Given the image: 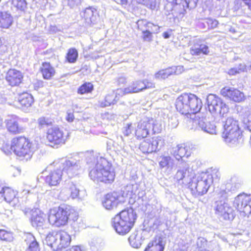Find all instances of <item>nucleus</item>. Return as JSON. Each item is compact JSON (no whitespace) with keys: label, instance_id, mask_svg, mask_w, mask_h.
<instances>
[{"label":"nucleus","instance_id":"1","mask_svg":"<svg viewBox=\"0 0 251 251\" xmlns=\"http://www.w3.org/2000/svg\"><path fill=\"white\" fill-rule=\"evenodd\" d=\"M189 166L186 163H182L179 167L175 179L182 186H187L195 197L202 196L206 194L213 183L214 176L217 175L213 171L202 172L195 175L189 171Z\"/></svg>","mask_w":251,"mask_h":251},{"label":"nucleus","instance_id":"2","mask_svg":"<svg viewBox=\"0 0 251 251\" xmlns=\"http://www.w3.org/2000/svg\"><path fill=\"white\" fill-rule=\"evenodd\" d=\"M86 163L89 165V176L94 181L106 184L112 183L115 173L111 164L105 158L98 156L93 151L85 154Z\"/></svg>","mask_w":251,"mask_h":251},{"label":"nucleus","instance_id":"3","mask_svg":"<svg viewBox=\"0 0 251 251\" xmlns=\"http://www.w3.org/2000/svg\"><path fill=\"white\" fill-rule=\"evenodd\" d=\"M137 219L134 210L127 208L122 210L113 219V226L119 234L125 235L133 227Z\"/></svg>","mask_w":251,"mask_h":251},{"label":"nucleus","instance_id":"4","mask_svg":"<svg viewBox=\"0 0 251 251\" xmlns=\"http://www.w3.org/2000/svg\"><path fill=\"white\" fill-rule=\"evenodd\" d=\"M176 110L182 114H196L202 107L201 100L192 94H183L176 101Z\"/></svg>","mask_w":251,"mask_h":251},{"label":"nucleus","instance_id":"5","mask_svg":"<svg viewBox=\"0 0 251 251\" xmlns=\"http://www.w3.org/2000/svg\"><path fill=\"white\" fill-rule=\"evenodd\" d=\"M10 148L16 155L24 157L27 160L31 158L37 149V146L27 138L20 136L12 139Z\"/></svg>","mask_w":251,"mask_h":251},{"label":"nucleus","instance_id":"6","mask_svg":"<svg viewBox=\"0 0 251 251\" xmlns=\"http://www.w3.org/2000/svg\"><path fill=\"white\" fill-rule=\"evenodd\" d=\"M70 214V209L65 205L54 207L48 213L49 223L55 226L60 227L66 225Z\"/></svg>","mask_w":251,"mask_h":251},{"label":"nucleus","instance_id":"7","mask_svg":"<svg viewBox=\"0 0 251 251\" xmlns=\"http://www.w3.org/2000/svg\"><path fill=\"white\" fill-rule=\"evenodd\" d=\"M62 171L69 177H73L80 173L83 168V161L78 155L62 159L61 161Z\"/></svg>","mask_w":251,"mask_h":251},{"label":"nucleus","instance_id":"8","mask_svg":"<svg viewBox=\"0 0 251 251\" xmlns=\"http://www.w3.org/2000/svg\"><path fill=\"white\" fill-rule=\"evenodd\" d=\"M46 241L48 246L53 250H60L68 247L71 243V236L64 230L55 233H49L46 237Z\"/></svg>","mask_w":251,"mask_h":251},{"label":"nucleus","instance_id":"9","mask_svg":"<svg viewBox=\"0 0 251 251\" xmlns=\"http://www.w3.org/2000/svg\"><path fill=\"white\" fill-rule=\"evenodd\" d=\"M207 101L209 110L211 113L219 114L224 116L229 111L228 105L215 95H209L207 97Z\"/></svg>","mask_w":251,"mask_h":251},{"label":"nucleus","instance_id":"10","mask_svg":"<svg viewBox=\"0 0 251 251\" xmlns=\"http://www.w3.org/2000/svg\"><path fill=\"white\" fill-rule=\"evenodd\" d=\"M233 206L243 216L251 219V197L245 194L238 195L234 199Z\"/></svg>","mask_w":251,"mask_h":251},{"label":"nucleus","instance_id":"11","mask_svg":"<svg viewBox=\"0 0 251 251\" xmlns=\"http://www.w3.org/2000/svg\"><path fill=\"white\" fill-rule=\"evenodd\" d=\"M145 194V191L140 188V184L135 183L128 184L125 188L123 196L128 199L129 203L133 204L137 200L143 201Z\"/></svg>","mask_w":251,"mask_h":251},{"label":"nucleus","instance_id":"12","mask_svg":"<svg viewBox=\"0 0 251 251\" xmlns=\"http://www.w3.org/2000/svg\"><path fill=\"white\" fill-rule=\"evenodd\" d=\"M68 135L57 126L49 128L47 132L48 141L55 145H62L65 143Z\"/></svg>","mask_w":251,"mask_h":251},{"label":"nucleus","instance_id":"13","mask_svg":"<svg viewBox=\"0 0 251 251\" xmlns=\"http://www.w3.org/2000/svg\"><path fill=\"white\" fill-rule=\"evenodd\" d=\"M215 213L226 220H232L234 217L232 208L225 201H218L215 203Z\"/></svg>","mask_w":251,"mask_h":251},{"label":"nucleus","instance_id":"14","mask_svg":"<svg viewBox=\"0 0 251 251\" xmlns=\"http://www.w3.org/2000/svg\"><path fill=\"white\" fill-rule=\"evenodd\" d=\"M153 124V119L145 117L137 124L135 134L138 139L146 138L150 134V131Z\"/></svg>","mask_w":251,"mask_h":251},{"label":"nucleus","instance_id":"15","mask_svg":"<svg viewBox=\"0 0 251 251\" xmlns=\"http://www.w3.org/2000/svg\"><path fill=\"white\" fill-rule=\"evenodd\" d=\"M164 140L160 137L152 138V140H144L140 145V150L144 153H151L159 150L164 145Z\"/></svg>","mask_w":251,"mask_h":251},{"label":"nucleus","instance_id":"16","mask_svg":"<svg viewBox=\"0 0 251 251\" xmlns=\"http://www.w3.org/2000/svg\"><path fill=\"white\" fill-rule=\"evenodd\" d=\"M126 201L124 196L118 195L116 193L107 194L104 198L102 205L105 209L110 210L124 203Z\"/></svg>","mask_w":251,"mask_h":251},{"label":"nucleus","instance_id":"17","mask_svg":"<svg viewBox=\"0 0 251 251\" xmlns=\"http://www.w3.org/2000/svg\"><path fill=\"white\" fill-rule=\"evenodd\" d=\"M221 94L224 97L236 102H240L245 100L244 93L233 87H225L222 88Z\"/></svg>","mask_w":251,"mask_h":251},{"label":"nucleus","instance_id":"18","mask_svg":"<svg viewBox=\"0 0 251 251\" xmlns=\"http://www.w3.org/2000/svg\"><path fill=\"white\" fill-rule=\"evenodd\" d=\"M154 87V84L148 79H144L142 81L137 80L133 81L126 88V92L129 93H138L146 89Z\"/></svg>","mask_w":251,"mask_h":251},{"label":"nucleus","instance_id":"19","mask_svg":"<svg viewBox=\"0 0 251 251\" xmlns=\"http://www.w3.org/2000/svg\"><path fill=\"white\" fill-rule=\"evenodd\" d=\"M223 136L226 143L230 147H236L242 142V133L239 128L235 131L232 130L229 133L223 132Z\"/></svg>","mask_w":251,"mask_h":251},{"label":"nucleus","instance_id":"20","mask_svg":"<svg viewBox=\"0 0 251 251\" xmlns=\"http://www.w3.org/2000/svg\"><path fill=\"white\" fill-rule=\"evenodd\" d=\"M33 102V98L31 95L28 93H23L19 96L18 100L14 102V105L18 106L23 110L31 106Z\"/></svg>","mask_w":251,"mask_h":251},{"label":"nucleus","instance_id":"21","mask_svg":"<svg viewBox=\"0 0 251 251\" xmlns=\"http://www.w3.org/2000/svg\"><path fill=\"white\" fill-rule=\"evenodd\" d=\"M80 14L86 25H90L96 20L97 10L93 7H89L82 11Z\"/></svg>","mask_w":251,"mask_h":251},{"label":"nucleus","instance_id":"22","mask_svg":"<svg viewBox=\"0 0 251 251\" xmlns=\"http://www.w3.org/2000/svg\"><path fill=\"white\" fill-rule=\"evenodd\" d=\"M191 150L189 146L184 144H181L177 145L174 151V156L177 160L183 159V158L188 157L191 154Z\"/></svg>","mask_w":251,"mask_h":251},{"label":"nucleus","instance_id":"23","mask_svg":"<svg viewBox=\"0 0 251 251\" xmlns=\"http://www.w3.org/2000/svg\"><path fill=\"white\" fill-rule=\"evenodd\" d=\"M63 174V172L60 170H56L50 172L46 176V183L50 186H57L61 180Z\"/></svg>","mask_w":251,"mask_h":251},{"label":"nucleus","instance_id":"24","mask_svg":"<svg viewBox=\"0 0 251 251\" xmlns=\"http://www.w3.org/2000/svg\"><path fill=\"white\" fill-rule=\"evenodd\" d=\"M23 79L22 73L16 70L11 69L8 71L6 77V80L11 86L19 85Z\"/></svg>","mask_w":251,"mask_h":251},{"label":"nucleus","instance_id":"25","mask_svg":"<svg viewBox=\"0 0 251 251\" xmlns=\"http://www.w3.org/2000/svg\"><path fill=\"white\" fill-rule=\"evenodd\" d=\"M25 241L28 246L25 251H40L39 243L31 233H27L25 234Z\"/></svg>","mask_w":251,"mask_h":251},{"label":"nucleus","instance_id":"26","mask_svg":"<svg viewBox=\"0 0 251 251\" xmlns=\"http://www.w3.org/2000/svg\"><path fill=\"white\" fill-rule=\"evenodd\" d=\"M46 215L40 211L39 213H33L31 218V223L33 227L36 228L42 227L46 221Z\"/></svg>","mask_w":251,"mask_h":251},{"label":"nucleus","instance_id":"27","mask_svg":"<svg viewBox=\"0 0 251 251\" xmlns=\"http://www.w3.org/2000/svg\"><path fill=\"white\" fill-rule=\"evenodd\" d=\"M18 118L17 117L13 116L7 120V127L8 131L14 134L19 133L23 131V127L18 125Z\"/></svg>","mask_w":251,"mask_h":251},{"label":"nucleus","instance_id":"28","mask_svg":"<svg viewBox=\"0 0 251 251\" xmlns=\"http://www.w3.org/2000/svg\"><path fill=\"white\" fill-rule=\"evenodd\" d=\"M164 244L161 237H156L152 242H150L144 251H163Z\"/></svg>","mask_w":251,"mask_h":251},{"label":"nucleus","instance_id":"29","mask_svg":"<svg viewBox=\"0 0 251 251\" xmlns=\"http://www.w3.org/2000/svg\"><path fill=\"white\" fill-rule=\"evenodd\" d=\"M198 125L205 132L211 134H216V127L210 123L206 122L205 118H202L198 122Z\"/></svg>","mask_w":251,"mask_h":251},{"label":"nucleus","instance_id":"30","mask_svg":"<svg viewBox=\"0 0 251 251\" xmlns=\"http://www.w3.org/2000/svg\"><path fill=\"white\" fill-rule=\"evenodd\" d=\"M41 71L44 78L50 79L55 74V70L49 63L44 62L41 67Z\"/></svg>","mask_w":251,"mask_h":251},{"label":"nucleus","instance_id":"31","mask_svg":"<svg viewBox=\"0 0 251 251\" xmlns=\"http://www.w3.org/2000/svg\"><path fill=\"white\" fill-rule=\"evenodd\" d=\"M13 23V18L11 15L6 12H0V27L8 28Z\"/></svg>","mask_w":251,"mask_h":251},{"label":"nucleus","instance_id":"32","mask_svg":"<svg viewBox=\"0 0 251 251\" xmlns=\"http://www.w3.org/2000/svg\"><path fill=\"white\" fill-rule=\"evenodd\" d=\"M198 0H175V3L176 5H179L180 7L181 5L183 7L182 10L181 11V13L184 14L185 12L186 8H189L190 9L195 8Z\"/></svg>","mask_w":251,"mask_h":251},{"label":"nucleus","instance_id":"33","mask_svg":"<svg viewBox=\"0 0 251 251\" xmlns=\"http://www.w3.org/2000/svg\"><path fill=\"white\" fill-rule=\"evenodd\" d=\"M238 123L237 121L231 117L228 118L225 122L224 125V132L228 133L232 130L236 131L237 128H239Z\"/></svg>","mask_w":251,"mask_h":251},{"label":"nucleus","instance_id":"34","mask_svg":"<svg viewBox=\"0 0 251 251\" xmlns=\"http://www.w3.org/2000/svg\"><path fill=\"white\" fill-rule=\"evenodd\" d=\"M208 52V47L203 44L194 45L190 50V53L193 55H200L201 53L207 54Z\"/></svg>","mask_w":251,"mask_h":251},{"label":"nucleus","instance_id":"35","mask_svg":"<svg viewBox=\"0 0 251 251\" xmlns=\"http://www.w3.org/2000/svg\"><path fill=\"white\" fill-rule=\"evenodd\" d=\"M17 193L9 187H4L1 197H3L4 200L8 203H10L14 200Z\"/></svg>","mask_w":251,"mask_h":251},{"label":"nucleus","instance_id":"36","mask_svg":"<svg viewBox=\"0 0 251 251\" xmlns=\"http://www.w3.org/2000/svg\"><path fill=\"white\" fill-rule=\"evenodd\" d=\"M117 100L114 97V93L107 95L103 100L99 101L100 107H105L111 104H114L117 102Z\"/></svg>","mask_w":251,"mask_h":251},{"label":"nucleus","instance_id":"37","mask_svg":"<svg viewBox=\"0 0 251 251\" xmlns=\"http://www.w3.org/2000/svg\"><path fill=\"white\" fill-rule=\"evenodd\" d=\"M230 181L221 186V191L226 194L229 192L235 191L240 187L239 184L235 183L232 180H230Z\"/></svg>","mask_w":251,"mask_h":251},{"label":"nucleus","instance_id":"38","mask_svg":"<svg viewBox=\"0 0 251 251\" xmlns=\"http://www.w3.org/2000/svg\"><path fill=\"white\" fill-rule=\"evenodd\" d=\"M78 52L75 48L70 49L66 56V60L70 63H74L78 58Z\"/></svg>","mask_w":251,"mask_h":251},{"label":"nucleus","instance_id":"39","mask_svg":"<svg viewBox=\"0 0 251 251\" xmlns=\"http://www.w3.org/2000/svg\"><path fill=\"white\" fill-rule=\"evenodd\" d=\"M128 240L130 245L134 248H140L142 244L140 236L137 233L131 234L129 236Z\"/></svg>","mask_w":251,"mask_h":251},{"label":"nucleus","instance_id":"40","mask_svg":"<svg viewBox=\"0 0 251 251\" xmlns=\"http://www.w3.org/2000/svg\"><path fill=\"white\" fill-rule=\"evenodd\" d=\"M11 4L13 7L18 10L24 11L27 6V3L25 0H11Z\"/></svg>","mask_w":251,"mask_h":251},{"label":"nucleus","instance_id":"41","mask_svg":"<svg viewBox=\"0 0 251 251\" xmlns=\"http://www.w3.org/2000/svg\"><path fill=\"white\" fill-rule=\"evenodd\" d=\"M93 89V85L90 82H86L79 87L77 92L80 94H84L91 92Z\"/></svg>","mask_w":251,"mask_h":251},{"label":"nucleus","instance_id":"42","mask_svg":"<svg viewBox=\"0 0 251 251\" xmlns=\"http://www.w3.org/2000/svg\"><path fill=\"white\" fill-rule=\"evenodd\" d=\"M171 68L162 70L155 74V77L157 79H165L172 74Z\"/></svg>","mask_w":251,"mask_h":251},{"label":"nucleus","instance_id":"43","mask_svg":"<svg viewBox=\"0 0 251 251\" xmlns=\"http://www.w3.org/2000/svg\"><path fill=\"white\" fill-rule=\"evenodd\" d=\"M70 182L64 186L60 193V197L63 200H68L71 197V192L70 189Z\"/></svg>","mask_w":251,"mask_h":251},{"label":"nucleus","instance_id":"44","mask_svg":"<svg viewBox=\"0 0 251 251\" xmlns=\"http://www.w3.org/2000/svg\"><path fill=\"white\" fill-rule=\"evenodd\" d=\"M140 4H142L147 7L153 10L156 7V0H136Z\"/></svg>","mask_w":251,"mask_h":251},{"label":"nucleus","instance_id":"45","mask_svg":"<svg viewBox=\"0 0 251 251\" xmlns=\"http://www.w3.org/2000/svg\"><path fill=\"white\" fill-rule=\"evenodd\" d=\"M138 27H143L147 31L151 32L154 24L150 22H148L146 20H139L137 22Z\"/></svg>","mask_w":251,"mask_h":251},{"label":"nucleus","instance_id":"46","mask_svg":"<svg viewBox=\"0 0 251 251\" xmlns=\"http://www.w3.org/2000/svg\"><path fill=\"white\" fill-rule=\"evenodd\" d=\"M70 189L71 192V198L73 199L77 198H79L80 191L73 182H70Z\"/></svg>","mask_w":251,"mask_h":251},{"label":"nucleus","instance_id":"47","mask_svg":"<svg viewBox=\"0 0 251 251\" xmlns=\"http://www.w3.org/2000/svg\"><path fill=\"white\" fill-rule=\"evenodd\" d=\"M0 239L1 240L10 242L13 240L12 233L7 232L5 230H0Z\"/></svg>","mask_w":251,"mask_h":251},{"label":"nucleus","instance_id":"48","mask_svg":"<svg viewBox=\"0 0 251 251\" xmlns=\"http://www.w3.org/2000/svg\"><path fill=\"white\" fill-rule=\"evenodd\" d=\"M38 123L41 127H44L51 125L52 121L48 118L43 117L38 119Z\"/></svg>","mask_w":251,"mask_h":251},{"label":"nucleus","instance_id":"49","mask_svg":"<svg viewBox=\"0 0 251 251\" xmlns=\"http://www.w3.org/2000/svg\"><path fill=\"white\" fill-rule=\"evenodd\" d=\"M138 28L142 32L143 38L144 41L150 42L152 40V33L151 31H147L143 27Z\"/></svg>","mask_w":251,"mask_h":251},{"label":"nucleus","instance_id":"50","mask_svg":"<svg viewBox=\"0 0 251 251\" xmlns=\"http://www.w3.org/2000/svg\"><path fill=\"white\" fill-rule=\"evenodd\" d=\"M8 50V47L4 39L0 38V58Z\"/></svg>","mask_w":251,"mask_h":251},{"label":"nucleus","instance_id":"51","mask_svg":"<svg viewBox=\"0 0 251 251\" xmlns=\"http://www.w3.org/2000/svg\"><path fill=\"white\" fill-rule=\"evenodd\" d=\"M134 127L132 126V124H127L123 128V133L125 136H129L133 131Z\"/></svg>","mask_w":251,"mask_h":251},{"label":"nucleus","instance_id":"52","mask_svg":"<svg viewBox=\"0 0 251 251\" xmlns=\"http://www.w3.org/2000/svg\"><path fill=\"white\" fill-rule=\"evenodd\" d=\"M114 94V97L117 100V101L119 100L121 97H122L124 95L129 94V93L126 92V88L125 89H118L116 90L115 92H113Z\"/></svg>","mask_w":251,"mask_h":251},{"label":"nucleus","instance_id":"53","mask_svg":"<svg viewBox=\"0 0 251 251\" xmlns=\"http://www.w3.org/2000/svg\"><path fill=\"white\" fill-rule=\"evenodd\" d=\"M151 129H152L153 133H159L162 130V126L153 119V124Z\"/></svg>","mask_w":251,"mask_h":251},{"label":"nucleus","instance_id":"54","mask_svg":"<svg viewBox=\"0 0 251 251\" xmlns=\"http://www.w3.org/2000/svg\"><path fill=\"white\" fill-rule=\"evenodd\" d=\"M243 122L246 127L251 131V114L245 117Z\"/></svg>","mask_w":251,"mask_h":251},{"label":"nucleus","instance_id":"55","mask_svg":"<svg viewBox=\"0 0 251 251\" xmlns=\"http://www.w3.org/2000/svg\"><path fill=\"white\" fill-rule=\"evenodd\" d=\"M206 22L208 27L210 28H214L216 27L218 24V22L217 20L211 19H207Z\"/></svg>","mask_w":251,"mask_h":251},{"label":"nucleus","instance_id":"56","mask_svg":"<svg viewBox=\"0 0 251 251\" xmlns=\"http://www.w3.org/2000/svg\"><path fill=\"white\" fill-rule=\"evenodd\" d=\"M74 119V115L73 112L71 111L68 110L67 112V115L66 117V120L68 122H72Z\"/></svg>","mask_w":251,"mask_h":251},{"label":"nucleus","instance_id":"57","mask_svg":"<svg viewBox=\"0 0 251 251\" xmlns=\"http://www.w3.org/2000/svg\"><path fill=\"white\" fill-rule=\"evenodd\" d=\"M244 71V68H240V69H237V68H232L231 69H230L228 71V74L230 75H234L237 73H239L241 71Z\"/></svg>","mask_w":251,"mask_h":251},{"label":"nucleus","instance_id":"58","mask_svg":"<svg viewBox=\"0 0 251 251\" xmlns=\"http://www.w3.org/2000/svg\"><path fill=\"white\" fill-rule=\"evenodd\" d=\"M80 0H68V4L73 7L80 3Z\"/></svg>","mask_w":251,"mask_h":251},{"label":"nucleus","instance_id":"59","mask_svg":"<svg viewBox=\"0 0 251 251\" xmlns=\"http://www.w3.org/2000/svg\"><path fill=\"white\" fill-rule=\"evenodd\" d=\"M184 69L183 67L182 66H178L176 67L175 73L176 74H179L183 72Z\"/></svg>","mask_w":251,"mask_h":251},{"label":"nucleus","instance_id":"60","mask_svg":"<svg viewBox=\"0 0 251 251\" xmlns=\"http://www.w3.org/2000/svg\"><path fill=\"white\" fill-rule=\"evenodd\" d=\"M66 251H83L79 246H73L70 250Z\"/></svg>","mask_w":251,"mask_h":251},{"label":"nucleus","instance_id":"61","mask_svg":"<svg viewBox=\"0 0 251 251\" xmlns=\"http://www.w3.org/2000/svg\"><path fill=\"white\" fill-rule=\"evenodd\" d=\"M160 27L158 25H154L153 27L152 28L151 33H157L159 32Z\"/></svg>","mask_w":251,"mask_h":251},{"label":"nucleus","instance_id":"62","mask_svg":"<svg viewBox=\"0 0 251 251\" xmlns=\"http://www.w3.org/2000/svg\"><path fill=\"white\" fill-rule=\"evenodd\" d=\"M171 32H172V30H170L169 31H166V32H164L163 33V37L165 38V39H168L170 37L171 34Z\"/></svg>","mask_w":251,"mask_h":251},{"label":"nucleus","instance_id":"63","mask_svg":"<svg viewBox=\"0 0 251 251\" xmlns=\"http://www.w3.org/2000/svg\"><path fill=\"white\" fill-rule=\"evenodd\" d=\"M116 3L121 5L126 4L127 0H114Z\"/></svg>","mask_w":251,"mask_h":251},{"label":"nucleus","instance_id":"64","mask_svg":"<svg viewBox=\"0 0 251 251\" xmlns=\"http://www.w3.org/2000/svg\"><path fill=\"white\" fill-rule=\"evenodd\" d=\"M245 3L248 6L249 9L251 10V0H243Z\"/></svg>","mask_w":251,"mask_h":251}]
</instances>
